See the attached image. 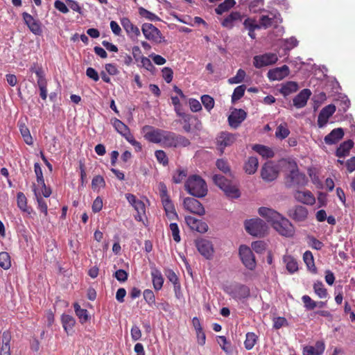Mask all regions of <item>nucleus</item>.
Returning a JSON list of instances; mask_svg holds the SVG:
<instances>
[{"mask_svg":"<svg viewBox=\"0 0 355 355\" xmlns=\"http://www.w3.org/2000/svg\"><path fill=\"white\" fill-rule=\"evenodd\" d=\"M213 181L225 194L231 198H238L241 196L240 191L236 182L230 180L220 175H214Z\"/></svg>","mask_w":355,"mask_h":355,"instance_id":"7ed1b4c3","label":"nucleus"},{"mask_svg":"<svg viewBox=\"0 0 355 355\" xmlns=\"http://www.w3.org/2000/svg\"><path fill=\"white\" fill-rule=\"evenodd\" d=\"M259 214L261 216L266 219L268 222L271 223L272 225L276 220L281 219V216H282L275 210L264 207L259 209Z\"/></svg>","mask_w":355,"mask_h":355,"instance_id":"5701e85b","label":"nucleus"},{"mask_svg":"<svg viewBox=\"0 0 355 355\" xmlns=\"http://www.w3.org/2000/svg\"><path fill=\"white\" fill-rule=\"evenodd\" d=\"M17 201L18 207L24 212L31 213V211L27 207V199L22 192H19L17 194Z\"/></svg>","mask_w":355,"mask_h":355,"instance_id":"c03bdc74","label":"nucleus"},{"mask_svg":"<svg viewBox=\"0 0 355 355\" xmlns=\"http://www.w3.org/2000/svg\"><path fill=\"white\" fill-rule=\"evenodd\" d=\"M245 228L250 234L254 236L261 237L264 235L267 227L263 220L252 218L245 220Z\"/></svg>","mask_w":355,"mask_h":355,"instance_id":"39448f33","label":"nucleus"},{"mask_svg":"<svg viewBox=\"0 0 355 355\" xmlns=\"http://www.w3.org/2000/svg\"><path fill=\"white\" fill-rule=\"evenodd\" d=\"M38 87L40 89V96L43 100L47 98V81L46 79L37 81Z\"/></svg>","mask_w":355,"mask_h":355,"instance_id":"69168bd1","label":"nucleus"},{"mask_svg":"<svg viewBox=\"0 0 355 355\" xmlns=\"http://www.w3.org/2000/svg\"><path fill=\"white\" fill-rule=\"evenodd\" d=\"M272 227L282 236L291 237L295 233L292 223L283 216L272 225Z\"/></svg>","mask_w":355,"mask_h":355,"instance_id":"1a4fd4ad","label":"nucleus"},{"mask_svg":"<svg viewBox=\"0 0 355 355\" xmlns=\"http://www.w3.org/2000/svg\"><path fill=\"white\" fill-rule=\"evenodd\" d=\"M237 135L229 132H221L217 138V145L223 154L226 147L232 146L236 141Z\"/></svg>","mask_w":355,"mask_h":355,"instance_id":"4468645a","label":"nucleus"},{"mask_svg":"<svg viewBox=\"0 0 355 355\" xmlns=\"http://www.w3.org/2000/svg\"><path fill=\"white\" fill-rule=\"evenodd\" d=\"M151 277L153 281V288L156 291H159L162 289L164 284V277L162 275L161 271L157 268L156 267H153L151 268Z\"/></svg>","mask_w":355,"mask_h":355,"instance_id":"c756f323","label":"nucleus"},{"mask_svg":"<svg viewBox=\"0 0 355 355\" xmlns=\"http://www.w3.org/2000/svg\"><path fill=\"white\" fill-rule=\"evenodd\" d=\"M278 174L279 171L271 162L265 163L261 170V177L266 182L275 180L277 178Z\"/></svg>","mask_w":355,"mask_h":355,"instance_id":"ddd939ff","label":"nucleus"},{"mask_svg":"<svg viewBox=\"0 0 355 355\" xmlns=\"http://www.w3.org/2000/svg\"><path fill=\"white\" fill-rule=\"evenodd\" d=\"M216 167L223 173L227 174L231 172L228 162L224 159H218L216 162Z\"/></svg>","mask_w":355,"mask_h":355,"instance_id":"052dcab7","label":"nucleus"},{"mask_svg":"<svg viewBox=\"0 0 355 355\" xmlns=\"http://www.w3.org/2000/svg\"><path fill=\"white\" fill-rule=\"evenodd\" d=\"M242 20V16L239 12H232L222 21L221 24L223 27L232 29L237 21Z\"/></svg>","mask_w":355,"mask_h":355,"instance_id":"c85d7f7f","label":"nucleus"},{"mask_svg":"<svg viewBox=\"0 0 355 355\" xmlns=\"http://www.w3.org/2000/svg\"><path fill=\"white\" fill-rule=\"evenodd\" d=\"M180 116H182L183 119V121L184 123L183 125L184 130L187 132H189L191 130V125L190 121L192 119H193L194 116L189 114H186L184 113H181Z\"/></svg>","mask_w":355,"mask_h":355,"instance_id":"338daca9","label":"nucleus"},{"mask_svg":"<svg viewBox=\"0 0 355 355\" xmlns=\"http://www.w3.org/2000/svg\"><path fill=\"white\" fill-rule=\"evenodd\" d=\"M234 0H225L223 3H220L216 8V12L218 15H222L223 12L228 11L235 5Z\"/></svg>","mask_w":355,"mask_h":355,"instance_id":"37998d69","label":"nucleus"},{"mask_svg":"<svg viewBox=\"0 0 355 355\" xmlns=\"http://www.w3.org/2000/svg\"><path fill=\"white\" fill-rule=\"evenodd\" d=\"M62 327L67 334H70L76 324L75 318L67 314H62L61 316Z\"/></svg>","mask_w":355,"mask_h":355,"instance_id":"f704fd0d","label":"nucleus"},{"mask_svg":"<svg viewBox=\"0 0 355 355\" xmlns=\"http://www.w3.org/2000/svg\"><path fill=\"white\" fill-rule=\"evenodd\" d=\"M239 255L243 265L249 270H253L256 268L255 257L251 249L246 245H241Z\"/></svg>","mask_w":355,"mask_h":355,"instance_id":"9d476101","label":"nucleus"},{"mask_svg":"<svg viewBox=\"0 0 355 355\" xmlns=\"http://www.w3.org/2000/svg\"><path fill=\"white\" fill-rule=\"evenodd\" d=\"M34 171L37 178V182L39 186L44 187V179L43 176L42 169L40 164L37 162L34 164Z\"/></svg>","mask_w":355,"mask_h":355,"instance_id":"6e6d98bb","label":"nucleus"},{"mask_svg":"<svg viewBox=\"0 0 355 355\" xmlns=\"http://www.w3.org/2000/svg\"><path fill=\"white\" fill-rule=\"evenodd\" d=\"M169 229L171 232L173 240L176 243H179L181 240V237L180 235V229L178 224L176 223H171L169 225Z\"/></svg>","mask_w":355,"mask_h":355,"instance_id":"680f3d73","label":"nucleus"},{"mask_svg":"<svg viewBox=\"0 0 355 355\" xmlns=\"http://www.w3.org/2000/svg\"><path fill=\"white\" fill-rule=\"evenodd\" d=\"M313 290L315 293L320 298H326L328 295L327 290L324 288L323 283L320 281H317L313 284Z\"/></svg>","mask_w":355,"mask_h":355,"instance_id":"a18cd8bd","label":"nucleus"},{"mask_svg":"<svg viewBox=\"0 0 355 355\" xmlns=\"http://www.w3.org/2000/svg\"><path fill=\"white\" fill-rule=\"evenodd\" d=\"M288 325V321L284 317H277L273 319V328L275 329H279Z\"/></svg>","mask_w":355,"mask_h":355,"instance_id":"774afa93","label":"nucleus"},{"mask_svg":"<svg viewBox=\"0 0 355 355\" xmlns=\"http://www.w3.org/2000/svg\"><path fill=\"white\" fill-rule=\"evenodd\" d=\"M105 187V182L103 176L96 175L93 178L92 181V187L94 190L104 188Z\"/></svg>","mask_w":355,"mask_h":355,"instance_id":"13d9d810","label":"nucleus"},{"mask_svg":"<svg viewBox=\"0 0 355 355\" xmlns=\"http://www.w3.org/2000/svg\"><path fill=\"white\" fill-rule=\"evenodd\" d=\"M195 243L196 246L201 255L207 259L212 257L214 254V248L211 241L207 239H200L196 240Z\"/></svg>","mask_w":355,"mask_h":355,"instance_id":"dca6fc26","label":"nucleus"},{"mask_svg":"<svg viewBox=\"0 0 355 355\" xmlns=\"http://www.w3.org/2000/svg\"><path fill=\"white\" fill-rule=\"evenodd\" d=\"M290 70L287 65H283L280 67H276L270 69L267 73V76L270 80H281L288 76Z\"/></svg>","mask_w":355,"mask_h":355,"instance_id":"6ab92c4d","label":"nucleus"},{"mask_svg":"<svg viewBox=\"0 0 355 355\" xmlns=\"http://www.w3.org/2000/svg\"><path fill=\"white\" fill-rule=\"evenodd\" d=\"M201 101L205 108L209 112L214 107V100L209 95H202L201 96Z\"/></svg>","mask_w":355,"mask_h":355,"instance_id":"5fc2aeb1","label":"nucleus"},{"mask_svg":"<svg viewBox=\"0 0 355 355\" xmlns=\"http://www.w3.org/2000/svg\"><path fill=\"white\" fill-rule=\"evenodd\" d=\"M184 189L190 195L197 198H202L207 193L205 181L198 175L188 178L184 184Z\"/></svg>","mask_w":355,"mask_h":355,"instance_id":"f257e3e1","label":"nucleus"},{"mask_svg":"<svg viewBox=\"0 0 355 355\" xmlns=\"http://www.w3.org/2000/svg\"><path fill=\"white\" fill-rule=\"evenodd\" d=\"M325 349L322 341H317L314 346H306L303 349V355H320Z\"/></svg>","mask_w":355,"mask_h":355,"instance_id":"cd10ccee","label":"nucleus"},{"mask_svg":"<svg viewBox=\"0 0 355 355\" xmlns=\"http://www.w3.org/2000/svg\"><path fill=\"white\" fill-rule=\"evenodd\" d=\"M76 315L78 318L81 324L85 323L89 318L87 309H82L78 303L73 304Z\"/></svg>","mask_w":355,"mask_h":355,"instance_id":"ea45409f","label":"nucleus"},{"mask_svg":"<svg viewBox=\"0 0 355 355\" xmlns=\"http://www.w3.org/2000/svg\"><path fill=\"white\" fill-rule=\"evenodd\" d=\"M19 127L24 142L27 145L32 146L33 144V139L28 127L24 123H20Z\"/></svg>","mask_w":355,"mask_h":355,"instance_id":"a19ab883","label":"nucleus"},{"mask_svg":"<svg viewBox=\"0 0 355 355\" xmlns=\"http://www.w3.org/2000/svg\"><path fill=\"white\" fill-rule=\"evenodd\" d=\"M288 214L295 221H304L307 218L308 210L305 207L297 205L291 209Z\"/></svg>","mask_w":355,"mask_h":355,"instance_id":"412c9836","label":"nucleus"},{"mask_svg":"<svg viewBox=\"0 0 355 355\" xmlns=\"http://www.w3.org/2000/svg\"><path fill=\"white\" fill-rule=\"evenodd\" d=\"M250 295V290L248 286L244 284L237 285L232 292V296L236 300L248 298Z\"/></svg>","mask_w":355,"mask_h":355,"instance_id":"bb28decb","label":"nucleus"},{"mask_svg":"<svg viewBox=\"0 0 355 355\" xmlns=\"http://www.w3.org/2000/svg\"><path fill=\"white\" fill-rule=\"evenodd\" d=\"M112 123L115 130L125 139H126V137H128L132 134L128 126L121 120L114 118L112 119Z\"/></svg>","mask_w":355,"mask_h":355,"instance_id":"7c9ffc66","label":"nucleus"},{"mask_svg":"<svg viewBox=\"0 0 355 355\" xmlns=\"http://www.w3.org/2000/svg\"><path fill=\"white\" fill-rule=\"evenodd\" d=\"M0 267L4 270H8L11 267L10 257L6 252H0Z\"/></svg>","mask_w":355,"mask_h":355,"instance_id":"de8ad7c7","label":"nucleus"},{"mask_svg":"<svg viewBox=\"0 0 355 355\" xmlns=\"http://www.w3.org/2000/svg\"><path fill=\"white\" fill-rule=\"evenodd\" d=\"M302 300L306 310H313L315 307H317L316 302L313 300L309 295H303Z\"/></svg>","mask_w":355,"mask_h":355,"instance_id":"0e129e2a","label":"nucleus"},{"mask_svg":"<svg viewBox=\"0 0 355 355\" xmlns=\"http://www.w3.org/2000/svg\"><path fill=\"white\" fill-rule=\"evenodd\" d=\"M311 95L309 89H302L293 100V105L297 108L304 107L307 103L308 99Z\"/></svg>","mask_w":355,"mask_h":355,"instance_id":"393cba45","label":"nucleus"},{"mask_svg":"<svg viewBox=\"0 0 355 355\" xmlns=\"http://www.w3.org/2000/svg\"><path fill=\"white\" fill-rule=\"evenodd\" d=\"M299 89L298 85L294 81H288L282 84L279 92L284 96H287L290 94L296 92Z\"/></svg>","mask_w":355,"mask_h":355,"instance_id":"2f4dec72","label":"nucleus"},{"mask_svg":"<svg viewBox=\"0 0 355 355\" xmlns=\"http://www.w3.org/2000/svg\"><path fill=\"white\" fill-rule=\"evenodd\" d=\"M284 262L286 263L287 270L293 274L298 270V264L295 259L291 255H286L283 258Z\"/></svg>","mask_w":355,"mask_h":355,"instance_id":"58836bf2","label":"nucleus"},{"mask_svg":"<svg viewBox=\"0 0 355 355\" xmlns=\"http://www.w3.org/2000/svg\"><path fill=\"white\" fill-rule=\"evenodd\" d=\"M290 134V130L287 128L286 123L280 124L277 126L276 132H275V136L276 137L284 139L286 138Z\"/></svg>","mask_w":355,"mask_h":355,"instance_id":"09e8293b","label":"nucleus"},{"mask_svg":"<svg viewBox=\"0 0 355 355\" xmlns=\"http://www.w3.org/2000/svg\"><path fill=\"white\" fill-rule=\"evenodd\" d=\"M308 182V178L303 173H300L295 165L286 178V184L288 187H304Z\"/></svg>","mask_w":355,"mask_h":355,"instance_id":"423d86ee","label":"nucleus"},{"mask_svg":"<svg viewBox=\"0 0 355 355\" xmlns=\"http://www.w3.org/2000/svg\"><path fill=\"white\" fill-rule=\"evenodd\" d=\"M121 24L125 31L127 35L132 40L140 35V31L137 26L134 25L127 17L121 19Z\"/></svg>","mask_w":355,"mask_h":355,"instance_id":"aec40b11","label":"nucleus"},{"mask_svg":"<svg viewBox=\"0 0 355 355\" xmlns=\"http://www.w3.org/2000/svg\"><path fill=\"white\" fill-rule=\"evenodd\" d=\"M183 206L185 209L191 213L199 216H203L205 214V210L202 205L200 201L193 198L187 197L184 198Z\"/></svg>","mask_w":355,"mask_h":355,"instance_id":"f8f14e48","label":"nucleus"},{"mask_svg":"<svg viewBox=\"0 0 355 355\" xmlns=\"http://www.w3.org/2000/svg\"><path fill=\"white\" fill-rule=\"evenodd\" d=\"M187 171L181 168H178L173 175L172 181L175 184L181 183L187 177Z\"/></svg>","mask_w":355,"mask_h":355,"instance_id":"864d4df0","label":"nucleus"},{"mask_svg":"<svg viewBox=\"0 0 355 355\" xmlns=\"http://www.w3.org/2000/svg\"><path fill=\"white\" fill-rule=\"evenodd\" d=\"M141 31L146 39L153 42L160 44L164 42V37L161 31L152 24H144L141 26Z\"/></svg>","mask_w":355,"mask_h":355,"instance_id":"0eeeda50","label":"nucleus"},{"mask_svg":"<svg viewBox=\"0 0 355 355\" xmlns=\"http://www.w3.org/2000/svg\"><path fill=\"white\" fill-rule=\"evenodd\" d=\"M335 112L336 106L333 104H329L323 107L318 115V123L319 126L322 127L326 124Z\"/></svg>","mask_w":355,"mask_h":355,"instance_id":"4be33fe9","label":"nucleus"},{"mask_svg":"<svg viewBox=\"0 0 355 355\" xmlns=\"http://www.w3.org/2000/svg\"><path fill=\"white\" fill-rule=\"evenodd\" d=\"M252 148L264 158H272L275 155L273 150L270 148L264 145L254 144Z\"/></svg>","mask_w":355,"mask_h":355,"instance_id":"c9c22d12","label":"nucleus"},{"mask_svg":"<svg viewBox=\"0 0 355 355\" xmlns=\"http://www.w3.org/2000/svg\"><path fill=\"white\" fill-rule=\"evenodd\" d=\"M246 89V86L245 85H241L236 87L233 92L232 95V103H234L237 101L240 100L245 94V91Z\"/></svg>","mask_w":355,"mask_h":355,"instance_id":"49530a36","label":"nucleus"},{"mask_svg":"<svg viewBox=\"0 0 355 355\" xmlns=\"http://www.w3.org/2000/svg\"><path fill=\"white\" fill-rule=\"evenodd\" d=\"M353 146L354 141L351 139H348L341 143L336 151V155L338 157H344L347 156Z\"/></svg>","mask_w":355,"mask_h":355,"instance_id":"473e14b6","label":"nucleus"},{"mask_svg":"<svg viewBox=\"0 0 355 355\" xmlns=\"http://www.w3.org/2000/svg\"><path fill=\"white\" fill-rule=\"evenodd\" d=\"M282 19H279L276 15L270 17L267 15H263L260 18V26L268 28L272 26H276Z\"/></svg>","mask_w":355,"mask_h":355,"instance_id":"4c0bfd02","label":"nucleus"},{"mask_svg":"<svg viewBox=\"0 0 355 355\" xmlns=\"http://www.w3.org/2000/svg\"><path fill=\"white\" fill-rule=\"evenodd\" d=\"M259 166L258 159L255 157H250L245 162L244 170L249 175L255 173Z\"/></svg>","mask_w":355,"mask_h":355,"instance_id":"e433bc0d","label":"nucleus"},{"mask_svg":"<svg viewBox=\"0 0 355 355\" xmlns=\"http://www.w3.org/2000/svg\"><path fill=\"white\" fill-rule=\"evenodd\" d=\"M22 17L25 24L33 34L37 35H41L42 33L41 22L38 19H35L31 15L26 12L22 13Z\"/></svg>","mask_w":355,"mask_h":355,"instance_id":"f3484780","label":"nucleus"},{"mask_svg":"<svg viewBox=\"0 0 355 355\" xmlns=\"http://www.w3.org/2000/svg\"><path fill=\"white\" fill-rule=\"evenodd\" d=\"M247 117V113L243 109L234 108L229 115L227 121L232 128H237Z\"/></svg>","mask_w":355,"mask_h":355,"instance_id":"2eb2a0df","label":"nucleus"},{"mask_svg":"<svg viewBox=\"0 0 355 355\" xmlns=\"http://www.w3.org/2000/svg\"><path fill=\"white\" fill-rule=\"evenodd\" d=\"M303 260L309 271L313 274H316L318 272V269L315 265L314 257L311 251L306 250L304 253Z\"/></svg>","mask_w":355,"mask_h":355,"instance_id":"72a5a7b5","label":"nucleus"},{"mask_svg":"<svg viewBox=\"0 0 355 355\" xmlns=\"http://www.w3.org/2000/svg\"><path fill=\"white\" fill-rule=\"evenodd\" d=\"M296 200L303 204L312 205L315 202V198L310 191H296L294 193Z\"/></svg>","mask_w":355,"mask_h":355,"instance_id":"b1692460","label":"nucleus"},{"mask_svg":"<svg viewBox=\"0 0 355 355\" xmlns=\"http://www.w3.org/2000/svg\"><path fill=\"white\" fill-rule=\"evenodd\" d=\"M141 131L146 140L150 143L161 144L164 130L146 125L142 128Z\"/></svg>","mask_w":355,"mask_h":355,"instance_id":"6e6552de","label":"nucleus"},{"mask_svg":"<svg viewBox=\"0 0 355 355\" xmlns=\"http://www.w3.org/2000/svg\"><path fill=\"white\" fill-rule=\"evenodd\" d=\"M278 60L277 54L273 53H266L259 55H255L253 58V65L260 69L266 66L276 63Z\"/></svg>","mask_w":355,"mask_h":355,"instance_id":"9b49d317","label":"nucleus"},{"mask_svg":"<svg viewBox=\"0 0 355 355\" xmlns=\"http://www.w3.org/2000/svg\"><path fill=\"white\" fill-rule=\"evenodd\" d=\"M34 192L38 204V209L46 216L48 215V206L45 200L37 193L36 189H34Z\"/></svg>","mask_w":355,"mask_h":355,"instance_id":"8fccbe9b","label":"nucleus"},{"mask_svg":"<svg viewBox=\"0 0 355 355\" xmlns=\"http://www.w3.org/2000/svg\"><path fill=\"white\" fill-rule=\"evenodd\" d=\"M30 71L35 73L37 77V81L44 80L45 78V73L41 65L37 63H33L30 67Z\"/></svg>","mask_w":355,"mask_h":355,"instance_id":"3c124183","label":"nucleus"},{"mask_svg":"<svg viewBox=\"0 0 355 355\" xmlns=\"http://www.w3.org/2000/svg\"><path fill=\"white\" fill-rule=\"evenodd\" d=\"M245 76H246L245 71L243 69H239L237 71L236 76L230 78L228 80V82L230 84L241 83L243 81Z\"/></svg>","mask_w":355,"mask_h":355,"instance_id":"bf43d9fd","label":"nucleus"},{"mask_svg":"<svg viewBox=\"0 0 355 355\" xmlns=\"http://www.w3.org/2000/svg\"><path fill=\"white\" fill-rule=\"evenodd\" d=\"M344 136V130L341 128L332 130L330 133L324 137V142L331 145L338 143Z\"/></svg>","mask_w":355,"mask_h":355,"instance_id":"a878e982","label":"nucleus"},{"mask_svg":"<svg viewBox=\"0 0 355 355\" xmlns=\"http://www.w3.org/2000/svg\"><path fill=\"white\" fill-rule=\"evenodd\" d=\"M139 14L141 17L150 21H157L159 19L155 13L151 12L143 7L139 8Z\"/></svg>","mask_w":355,"mask_h":355,"instance_id":"4d7b16f0","label":"nucleus"},{"mask_svg":"<svg viewBox=\"0 0 355 355\" xmlns=\"http://www.w3.org/2000/svg\"><path fill=\"white\" fill-rule=\"evenodd\" d=\"M190 144V141L184 136L168 130H164L161 142L162 146L167 148L187 147Z\"/></svg>","mask_w":355,"mask_h":355,"instance_id":"20e7f679","label":"nucleus"},{"mask_svg":"<svg viewBox=\"0 0 355 355\" xmlns=\"http://www.w3.org/2000/svg\"><path fill=\"white\" fill-rule=\"evenodd\" d=\"M135 209L136 210L137 215L135 216V219L137 220H141L142 216L145 215L146 213V206L143 201L139 200L136 204L133 206Z\"/></svg>","mask_w":355,"mask_h":355,"instance_id":"603ef678","label":"nucleus"},{"mask_svg":"<svg viewBox=\"0 0 355 355\" xmlns=\"http://www.w3.org/2000/svg\"><path fill=\"white\" fill-rule=\"evenodd\" d=\"M187 225L192 230L200 233H205L208 230V225L205 222L197 219L191 216H187L184 218Z\"/></svg>","mask_w":355,"mask_h":355,"instance_id":"a211bd4d","label":"nucleus"},{"mask_svg":"<svg viewBox=\"0 0 355 355\" xmlns=\"http://www.w3.org/2000/svg\"><path fill=\"white\" fill-rule=\"evenodd\" d=\"M158 190L166 217L170 220H178V214L175 210V205L168 195L167 187L165 183L160 182L158 184Z\"/></svg>","mask_w":355,"mask_h":355,"instance_id":"f03ea898","label":"nucleus"},{"mask_svg":"<svg viewBox=\"0 0 355 355\" xmlns=\"http://www.w3.org/2000/svg\"><path fill=\"white\" fill-rule=\"evenodd\" d=\"M258 340V336L253 332H248L245 335L244 346L247 350H251Z\"/></svg>","mask_w":355,"mask_h":355,"instance_id":"79ce46f5","label":"nucleus"},{"mask_svg":"<svg viewBox=\"0 0 355 355\" xmlns=\"http://www.w3.org/2000/svg\"><path fill=\"white\" fill-rule=\"evenodd\" d=\"M155 157L157 162L164 166L168 164V159L166 153L162 150H157L155 153Z\"/></svg>","mask_w":355,"mask_h":355,"instance_id":"e2e57ef3","label":"nucleus"}]
</instances>
